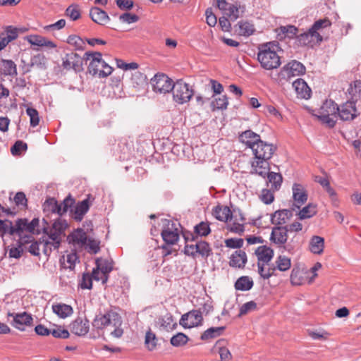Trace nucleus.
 I'll return each mask as SVG.
<instances>
[{"instance_id":"f257e3e1","label":"nucleus","mask_w":361,"mask_h":361,"mask_svg":"<svg viewBox=\"0 0 361 361\" xmlns=\"http://www.w3.org/2000/svg\"><path fill=\"white\" fill-rule=\"evenodd\" d=\"M122 323L121 317L118 312L109 310L104 314L97 315L93 320L92 325L97 329H103L109 326H112L114 329L111 331V335L118 338L123 334V330L121 328Z\"/></svg>"},{"instance_id":"f03ea898","label":"nucleus","mask_w":361,"mask_h":361,"mask_svg":"<svg viewBox=\"0 0 361 361\" xmlns=\"http://www.w3.org/2000/svg\"><path fill=\"white\" fill-rule=\"evenodd\" d=\"M275 42L262 44L258 47L257 60L262 68L271 71L278 68L281 64V57L274 49Z\"/></svg>"},{"instance_id":"7ed1b4c3","label":"nucleus","mask_w":361,"mask_h":361,"mask_svg":"<svg viewBox=\"0 0 361 361\" xmlns=\"http://www.w3.org/2000/svg\"><path fill=\"white\" fill-rule=\"evenodd\" d=\"M39 224L38 218H34L30 222L26 218L18 219L16 221L14 224L15 235L19 238L18 243L20 245L28 244L34 239L32 235L35 233Z\"/></svg>"},{"instance_id":"20e7f679","label":"nucleus","mask_w":361,"mask_h":361,"mask_svg":"<svg viewBox=\"0 0 361 361\" xmlns=\"http://www.w3.org/2000/svg\"><path fill=\"white\" fill-rule=\"evenodd\" d=\"M295 238L296 235H294L289 242H287V230L283 226H276L272 228L270 240L279 247H283L288 252L293 253L295 248L299 246L298 243L295 240Z\"/></svg>"},{"instance_id":"39448f33","label":"nucleus","mask_w":361,"mask_h":361,"mask_svg":"<svg viewBox=\"0 0 361 361\" xmlns=\"http://www.w3.org/2000/svg\"><path fill=\"white\" fill-rule=\"evenodd\" d=\"M305 66L302 63L293 60L280 70L277 80L279 82L284 83L290 81L293 77L305 74Z\"/></svg>"},{"instance_id":"423d86ee","label":"nucleus","mask_w":361,"mask_h":361,"mask_svg":"<svg viewBox=\"0 0 361 361\" xmlns=\"http://www.w3.org/2000/svg\"><path fill=\"white\" fill-rule=\"evenodd\" d=\"M338 110V106L334 101L326 100L319 109L318 118L329 128H334L336 121L331 116H336Z\"/></svg>"},{"instance_id":"0eeeda50","label":"nucleus","mask_w":361,"mask_h":361,"mask_svg":"<svg viewBox=\"0 0 361 361\" xmlns=\"http://www.w3.org/2000/svg\"><path fill=\"white\" fill-rule=\"evenodd\" d=\"M171 91L174 101L179 104L188 102L194 95V90L183 80H177Z\"/></svg>"},{"instance_id":"6e6552de","label":"nucleus","mask_w":361,"mask_h":361,"mask_svg":"<svg viewBox=\"0 0 361 361\" xmlns=\"http://www.w3.org/2000/svg\"><path fill=\"white\" fill-rule=\"evenodd\" d=\"M173 221L168 219L164 220V226L161 236L164 243L168 245H176L179 240V231L175 226Z\"/></svg>"},{"instance_id":"1a4fd4ad","label":"nucleus","mask_w":361,"mask_h":361,"mask_svg":"<svg viewBox=\"0 0 361 361\" xmlns=\"http://www.w3.org/2000/svg\"><path fill=\"white\" fill-rule=\"evenodd\" d=\"M12 317L10 322L11 324L16 329L23 331H25V326H31L33 323V318L31 314L26 312L20 313L10 312L7 313V319Z\"/></svg>"},{"instance_id":"9d476101","label":"nucleus","mask_w":361,"mask_h":361,"mask_svg":"<svg viewBox=\"0 0 361 361\" xmlns=\"http://www.w3.org/2000/svg\"><path fill=\"white\" fill-rule=\"evenodd\" d=\"M151 84L155 92L166 94L172 90L174 83L166 75L158 73L151 79Z\"/></svg>"},{"instance_id":"9b49d317","label":"nucleus","mask_w":361,"mask_h":361,"mask_svg":"<svg viewBox=\"0 0 361 361\" xmlns=\"http://www.w3.org/2000/svg\"><path fill=\"white\" fill-rule=\"evenodd\" d=\"M255 145L252 149L255 159L270 160L277 149L276 146L262 140Z\"/></svg>"},{"instance_id":"f8f14e48","label":"nucleus","mask_w":361,"mask_h":361,"mask_svg":"<svg viewBox=\"0 0 361 361\" xmlns=\"http://www.w3.org/2000/svg\"><path fill=\"white\" fill-rule=\"evenodd\" d=\"M85 62L90 61L88 72L92 75H99L103 63L102 55L99 51H86L83 55Z\"/></svg>"},{"instance_id":"ddd939ff","label":"nucleus","mask_w":361,"mask_h":361,"mask_svg":"<svg viewBox=\"0 0 361 361\" xmlns=\"http://www.w3.org/2000/svg\"><path fill=\"white\" fill-rule=\"evenodd\" d=\"M360 115L355 102L353 101H347L341 106H338L337 116L341 120L350 121L354 120Z\"/></svg>"},{"instance_id":"4468645a","label":"nucleus","mask_w":361,"mask_h":361,"mask_svg":"<svg viewBox=\"0 0 361 361\" xmlns=\"http://www.w3.org/2000/svg\"><path fill=\"white\" fill-rule=\"evenodd\" d=\"M322 40V35L315 34L312 30H311V28H310L308 31L297 35L298 44L300 46H308L313 47L316 44H319Z\"/></svg>"},{"instance_id":"2eb2a0df","label":"nucleus","mask_w":361,"mask_h":361,"mask_svg":"<svg viewBox=\"0 0 361 361\" xmlns=\"http://www.w3.org/2000/svg\"><path fill=\"white\" fill-rule=\"evenodd\" d=\"M203 321L200 310H195L181 317L180 324L185 328H192L202 324Z\"/></svg>"},{"instance_id":"dca6fc26","label":"nucleus","mask_w":361,"mask_h":361,"mask_svg":"<svg viewBox=\"0 0 361 361\" xmlns=\"http://www.w3.org/2000/svg\"><path fill=\"white\" fill-rule=\"evenodd\" d=\"M292 190L294 202L291 209L295 210L300 209L306 202L308 195L304 186L300 183H294Z\"/></svg>"},{"instance_id":"f3484780","label":"nucleus","mask_w":361,"mask_h":361,"mask_svg":"<svg viewBox=\"0 0 361 361\" xmlns=\"http://www.w3.org/2000/svg\"><path fill=\"white\" fill-rule=\"evenodd\" d=\"M71 331L73 334L82 336L86 335L90 329L89 320L86 318L78 317L70 325Z\"/></svg>"},{"instance_id":"a211bd4d","label":"nucleus","mask_w":361,"mask_h":361,"mask_svg":"<svg viewBox=\"0 0 361 361\" xmlns=\"http://www.w3.org/2000/svg\"><path fill=\"white\" fill-rule=\"evenodd\" d=\"M94 200V198L91 195H88L86 199L78 202L73 212L75 220L80 221L82 219Z\"/></svg>"},{"instance_id":"6ab92c4d","label":"nucleus","mask_w":361,"mask_h":361,"mask_svg":"<svg viewBox=\"0 0 361 361\" xmlns=\"http://www.w3.org/2000/svg\"><path fill=\"white\" fill-rule=\"evenodd\" d=\"M212 215L217 220L223 222H228L233 219V214L228 206L217 204L212 209Z\"/></svg>"},{"instance_id":"aec40b11","label":"nucleus","mask_w":361,"mask_h":361,"mask_svg":"<svg viewBox=\"0 0 361 361\" xmlns=\"http://www.w3.org/2000/svg\"><path fill=\"white\" fill-rule=\"evenodd\" d=\"M239 140L252 149L256 146L255 143H258L261 140V137L259 135L252 130H247L239 135Z\"/></svg>"},{"instance_id":"412c9836","label":"nucleus","mask_w":361,"mask_h":361,"mask_svg":"<svg viewBox=\"0 0 361 361\" xmlns=\"http://www.w3.org/2000/svg\"><path fill=\"white\" fill-rule=\"evenodd\" d=\"M292 85L299 97L305 99L310 98L311 89L303 79L298 78L293 82Z\"/></svg>"},{"instance_id":"4be33fe9","label":"nucleus","mask_w":361,"mask_h":361,"mask_svg":"<svg viewBox=\"0 0 361 361\" xmlns=\"http://www.w3.org/2000/svg\"><path fill=\"white\" fill-rule=\"evenodd\" d=\"M269 160L255 159L252 162V169L253 171L251 173H256L262 178H266L270 171Z\"/></svg>"},{"instance_id":"5701e85b","label":"nucleus","mask_w":361,"mask_h":361,"mask_svg":"<svg viewBox=\"0 0 361 361\" xmlns=\"http://www.w3.org/2000/svg\"><path fill=\"white\" fill-rule=\"evenodd\" d=\"M255 253L257 257V263L268 264L274 257L273 249L267 245L259 246Z\"/></svg>"},{"instance_id":"b1692460","label":"nucleus","mask_w":361,"mask_h":361,"mask_svg":"<svg viewBox=\"0 0 361 361\" xmlns=\"http://www.w3.org/2000/svg\"><path fill=\"white\" fill-rule=\"evenodd\" d=\"M247 255L245 251L239 250L235 251L231 256L229 265L231 267L243 269L247 263Z\"/></svg>"},{"instance_id":"393cba45","label":"nucleus","mask_w":361,"mask_h":361,"mask_svg":"<svg viewBox=\"0 0 361 361\" xmlns=\"http://www.w3.org/2000/svg\"><path fill=\"white\" fill-rule=\"evenodd\" d=\"M90 17L94 23L101 25L106 24L110 20L106 12L98 7H92L90 9Z\"/></svg>"},{"instance_id":"a878e982","label":"nucleus","mask_w":361,"mask_h":361,"mask_svg":"<svg viewBox=\"0 0 361 361\" xmlns=\"http://www.w3.org/2000/svg\"><path fill=\"white\" fill-rule=\"evenodd\" d=\"M68 238L70 242L82 247L87 244L88 237L82 228H77L68 235Z\"/></svg>"},{"instance_id":"bb28decb","label":"nucleus","mask_w":361,"mask_h":361,"mask_svg":"<svg viewBox=\"0 0 361 361\" xmlns=\"http://www.w3.org/2000/svg\"><path fill=\"white\" fill-rule=\"evenodd\" d=\"M43 211L47 214H57L59 216H62L61 204H59L56 200L54 197H49L46 200L43 204Z\"/></svg>"},{"instance_id":"cd10ccee","label":"nucleus","mask_w":361,"mask_h":361,"mask_svg":"<svg viewBox=\"0 0 361 361\" xmlns=\"http://www.w3.org/2000/svg\"><path fill=\"white\" fill-rule=\"evenodd\" d=\"M293 216V211L290 209H282L275 212L271 217L272 224L283 225Z\"/></svg>"},{"instance_id":"c85d7f7f","label":"nucleus","mask_w":361,"mask_h":361,"mask_svg":"<svg viewBox=\"0 0 361 361\" xmlns=\"http://www.w3.org/2000/svg\"><path fill=\"white\" fill-rule=\"evenodd\" d=\"M27 41L32 45L38 47H47L50 48H55L56 45L50 40H48L44 37L37 35H31L26 37Z\"/></svg>"},{"instance_id":"c756f323","label":"nucleus","mask_w":361,"mask_h":361,"mask_svg":"<svg viewBox=\"0 0 361 361\" xmlns=\"http://www.w3.org/2000/svg\"><path fill=\"white\" fill-rule=\"evenodd\" d=\"M298 30L294 25L281 26L277 30V38L282 40L286 37L293 39L297 37Z\"/></svg>"},{"instance_id":"7c9ffc66","label":"nucleus","mask_w":361,"mask_h":361,"mask_svg":"<svg viewBox=\"0 0 361 361\" xmlns=\"http://www.w3.org/2000/svg\"><path fill=\"white\" fill-rule=\"evenodd\" d=\"M53 312L60 318H66L73 313V309L71 305L64 303H56L52 305Z\"/></svg>"},{"instance_id":"2f4dec72","label":"nucleus","mask_w":361,"mask_h":361,"mask_svg":"<svg viewBox=\"0 0 361 361\" xmlns=\"http://www.w3.org/2000/svg\"><path fill=\"white\" fill-rule=\"evenodd\" d=\"M310 250L317 255H320L323 252L324 248V239L318 235L312 237L310 242Z\"/></svg>"},{"instance_id":"473e14b6","label":"nucleus","mask_w":361,"mask_h":361,"mask_svg":"<svg viewBox=\"0 0 361 361\" xmlns=\"http://www.w3.org/2000/svg\"><path fill=\"white\" fill-rule=\"evenodd\" d=\"M240 35L249 37L255 32V25L249 20H240L238 23Z\"/></svg>"},{"instance_id":"72a5a7b5","label":"nucleus","mask_w":361,"mask_h":361,"mask_svg":"<svg viewBox=\"0 0 361 361\" xmlns=\"http://www.w3.org/2000/svg\"><path fill=\"white\" fill-rule=\"evenodd\" d=\"M225 329V326L209 328L202 334L200 338L202 341H209L210 339L215 338L221 336Z\"/></svg>"},{"instance_id":"f704fd0d","label":"nucleus","mask_w":361,"mask_h":361,"mask_svg":"<svg viewBox=\"0 0 361 361\" xmlns=\"http://www.w3.org/2000/svg\"><path fill=\"white\" fill-rule=\"evenodd\" d=\"M268 183L271 184V190L277 191L280 189L283 177L280 173H275L269 171L267 175Z\"/></svg>"},{"instance_id":"c9c22d12","label":"nucleus","mask_w":361,"mask_h":361,"mask_svg":"<svg viewBox=\"0 0 361 361\" xmlns=\"http://www.w3.org/2000/svg\"><path fill=\"white\" fill-rule=\"evenodd\" d=\"M65 14L71 20L75 21L81 17L80 6L78 4H72L65 11Z\"/></svg>"},{"instance_id":"e433bc0d","label":"nucleus","mask_w":361,"mask_h":361,"mask_svg":"<svg viewBox=\"0 0 361 361\" xmlns=\"http://www.w3.org/2000/svg\"><path fill=\"white\" fill-rule=\"evenodd\" d=\"M252 286V280L246 276L240 277L235 283V288L238 290H249Z\"/></svg>"},{"instance_id":"4c0bfd02","label":"nucleus","mask_w":361,"mask_h":361,"mask_svg":"<svg viewBox=\"0 0 361 361\" xmlns=\"http://www.w3.org/2000/svg\"><path fill=\"white\" fill-rule=\"evenodd\" d=\"M331 22L327 18L316 20L312 25L311 30L315 34L322 35L324 29L331 27Z\"/></svg>"},{"instance_id":"58836bf2","label":"nucleus","mask_w":361,"mask_h":361,"mask_svg":"<svg viewBox=\"0 0 361 361\" xmlns=\"http://www.w3.org/2000/svg\"><path fill=\"white\" fill-rule=\"evenodd\" d=\"M2 71L4 75L14 77L18 74L16 65L12 60L2 61Z\"/></svg>"},{"instance_id":"ea45409f","label":"nucleus","mask_w":361,"mask_h":361,"mask_svg":"<svg viewBox=\"0 0 361 361\" xmlns=\"http://www.w3.org/2000/svg\"><path fill=\"white\" fill-rule=\"evenodd\" d=\"M6 233L15 235L14 224L8 219H0V235L3 238Z\"/></svg>"},{"instance_id":"a19ab883","label":"nucleus","mask_w":361,"mask_h":361,"mask_svg":"<svg viewBox=\"0 0 361 361\" xmlns=\"http://www.w3.org/2000/svg\"><path fill=\"white\" fill-rule=\"evenodd\" d=\"M69 60L72 63V68L76 72L83 71V56L80 57L77 53H68Z\"/></svg>"},{"instance_id":"79ce46f5","label":"nucleus","mask_w":361,"mask_h":361,"mask_svg":"<svg viewBox=\"0 0 361 361\" xmlns=\"http://www.w3.org/2000/svg\"><path fill=\"white\" fill-rule=\"evenodd\" d=\"M194 232L197 237H206L211 233L210 224L207 221H201L194 226Z\"/></svg>"},{"instance_id":"37998d69","label":"nucleus","mask_w":361,"mask_h":361,"mask_svg":"<svg viewBox=\"0 0 361 361\" xmlns=\"http://www.w3.org/2000/svg\"><path fill=\"white\" fill-rule=\"evenodd\" d=\"M161 326L166 331H172L177 326V323L174 322L173 316L168 313L159 319Z\"/></svg>"},{"instance_id":"c03bdc74","label":"nucleus","mask_w":361,"mask_h":361,"mask_svg":"<svg viewBox=\"0 0 361 361\" xmlns=\"http://www.w3.org/2000/svg\"><path fill=\"white\" fill-rule=\"evenodd\" d=\"M317 212V206L310 203L299 212V218L300 219L311 218L314 216Z\"/></svg>"},{"instance_id":"a18cd8bd","label":"nucleus","mask_w":361,"mask_h":361,"mask_svg":"<svg viewBox=\"0 0 361 361\" xmlns=\"http://www.w3.org/2000/svg\"><path fill=\"white\" fill-rule=\"evenodd\" d=\"M100 243L99 240L88 238L87 244L82 247L90 254H97L100 251Z\"/></svg>"},{"instance_id":"49530a36","label":"nucleus","mask_w":361,"mask_h":361,"mask_svg":"<svg viewBox=\"0 0 361 361\" xmlns=\"http://www.w3.org/2000/svg\"><path fill=\"white\" fill-rule=\"evenodd\" d=\"M67 43L73 46L77 50H83L85 47V41L78 35L68 36Z\"/></svg>"},{"instance_id":"de8ad7c7","label":"nucleus","mask_w":361,"mask_h":361,"mask_svg":"<svg viewBox=\"0 0 361 361\" xmlns=\"http://www.w3.org/2000/svg\"><path fill=\"white\" fill-rule=\"evenodd\" d=\"M188 340L189 338L185 334L183 333H178L171 337L170 342L173 346L180 347L185 345L188 343Z\"/></svg>"},{"instance_id":"09e8293b","label":"nucleus","mask_w":361,"mask_h":361,"mask_svg":"<svg viewBox=\"0 0 361 361\" xmlns=\"http://www.w3.org/2000/svg\"><path fill=\"white\" fill-rule=\"evenodd\" d=\"M276 267L281 271H286L290 268V259L283 255H279L276 261Z\"/></svg>"},{"instance_id":"8fccbe9b","label":"nucleus","mask_w":361,"mask_h":361,"mask_svg":"<svg viewBox=\"0 0 361 361\" xmlns=\"http://www.w3.org/2000/svg\"><path fill=\"white\" fill-rule=\"evenodd\" d=\"M27 149V145L23 140H17L11 148V152L13 156H20Z\"/></svg>"},{"instance_id":"3c124183","label":"nucleus","mask_w":361,"mask_h":361,"mask_svg":"<svg viewBox=\"0 0 361 361\" xmlns=\"http://www.w3.org/2000/svg\"><path fill=\"white\" fill-rule=\"evenodd\" d=\"M13 202L20 209H25L27 207V200L23 192H18L13 197Z\"/></svg>"},{"instance_id":"603ef678","label":"nucleus","mask_w":361,"mask_h":361,"mask_svg":"<svg viewBox=\"0 0 361 361\" xmlns=\"http://www.w3.org/2000/svg\"><path fill=\"white\" fill-rule=\"evenodd\" d=\"M212 255V249L209 244L205 240H200V247H199V255L202 258L207 259L208 257Z\"/></svg>"},{"instance_id":"864d4df0","label":"nucleus","mask_w":361,"mask_h":361,"mask_svg":"<svg viewBox=\"0 0 361 361\" xmlns=\"http://www.w3.org/2000/svg\"><path fill=\"white\" fill-rule=\"evenodd\" d=\"M97 267L104 274H109L113 270V264L108 260L96 259Z\"/></svg>"},{"instance_id":"5fc2aeb1","label":"nucleus","mask_w":361,"mask_h":361,"mask_svg":"<svg viewBox=\"0 0 361 361\" xmlns=\"http://www.w3.org/2000/svg\"><path fill=\"white\" fill-rule=\"evenodd\" d=\"M145 343L146 348L149 350L152 351L155 349L157 346V338L155 334L151 331H149L146 333Z\"/></svg>"},{"instance_id":"6e6d98bb","label":"nucleus","mask_w":361,"mask_h":361,"mask_svg":"<svg viewBox=\"0 0 361 361\" xmlns=\"http://www.w3.org/2000/svg\"><path fill=\"white\" fill-rule=\"evenodd\" d=\"M228 105V97L226 95L216 98L214 101L212 102L213 109L224 110L227 109Z\"/></svg>"},{"instance_id":"4d7b16f0","label":"nucleus","mask_w":361,"mask_h":361,"mask_svg":"<svg viewBox=\"0 0 361 361\" xmlns=\"http://www.w3.org/2000/svg\"><path fill=\"white\" fill-rule=\"evenodd\" d=\"M349 94L352 96L353 99H357L361 97V80H355L353 85H350L348 89Z\"/></svg>"},{"instance_id":"13d9d810","label":"nucleus","mask_w":361,"mask_h":361,"mask_svg":"<svg viewBox=\"0 0 361 361\" xmlns=\"http://www.w3.org/2000/svg\"><path fill=\"white\" fill-rule=\"evenodd\" d=\"M266 264L257 263L258 273L264 279H269L275 271V267L264 268Z\"/></svg>"},{"instance_id":"bf43d9fd","label":"nucleus","mask_w":361,"mask_h":361,"mask_svg":"<svg viewBox=\"0 0 361 361\" xmlns=\"http://www.w3.org/2000/svg\"><path fill=\"white\" fill-rule=\"evenodd\" d=\"M228 230L232 233L241 235L245 231L244 224L240 223L235 218V220L228 225Z\"/></svg>"},{"instance_id":"052dcab7","label":"nucleus","mask_w":361,"mask_h":361,"mask_svg":"<svg viewBox=\"0 0 361 361\" xmlns=\"http://www.w3.org/2000/svg\"><path fill=\"white\" fill-rule=\"evenodd\" d=\"M26 113L30 116L31 126L35 127L38 126L39 123V116L37 109L32 107H27Z\"/></svg>"},{"instance_id":"680f3d73","label":"nucleus","mask_w":361,"mask_h":361,"mask_svg":"<svg viewBox=\"0 0 361 361\" xmlns=\"http://www.w3.org/2000/svg\"><path fill=\"white\" fill-rule=\"evenodd\" d=\"M68 226V225L66 220L58 218L52 224L51 229L62 235Z\"/></svg>"},{"instance_id":"e2e57ef3","label":"nucleus","mask_w":361,"mask_h":361,"mask_svg":"<svg viewBox=\"0 0 361 361\" xmlns=\"http://www.w3.org/2000/svg\"><path fill=\"white\" fill-rule=\"evenodd\" d=\"M240 6H238L237 5L231 4L228 6V8L226 11H225V15H226L231 20L235 21L240 16Z\"/></svg>"},{"instance_id":"0e129e2a","label":"nucleus","mask_w":361,"mask_h":361,"mask_svg":"<svg viewBox=\"0 0 361 361\" xmlns=\"http://www.w3.org/2000/svg\"><path fill=\"white\" fill-rule=\"evenodd\" d=\"M48 235L49 239L51 240V244H52L54 250L58 249L61 242V235L51 228Z\"/></svg>"},{"instance_id":"69168bd1","label":"nucleus","mask_w":361,"mask_h":361,"mask_svg":"<svg viewBox=\"0 0 361 361\" xmlns=\"http://www.w3.org/2000/svg\"><path fill=\"white\" fill-rule=\"evenodd\" d=\"M257 310V303L255 301H250L244 303L240 308L238 317H241L250 312Z\"/></svg>"},{"instance_id":"338daca9","label":"nucleus","mask_w":361,"mask_h":361,"mask_svg":"<svg viewBox=\"0 0 361 361\" xmlns=\"http://www.w3.org/2000/svg\"><path fill=\"white\" fill-rule=\"evenodd\" d=\"M174 245H168L167 243H164L159 248L161 250L162 257L165 259L169 255L173 254L174 255H177V250L173 248V246Z\"/></svg>"},{"instance_id":"774afa93","label":"nucleus","mask_w":361,"mask_h":361,"mask_svg":"<svg viewBox=\"0 0 361 361\" xmlns=\"http://www.w3.org/2000/svg\"><path fill=\"white\" fill-rule=\"evenodd\" d=\"M131 80L134 84H136L137 86H142L147 84V76L144 73L137 71L135 72L131 78Z\"/></svg>"}]
</instances>
